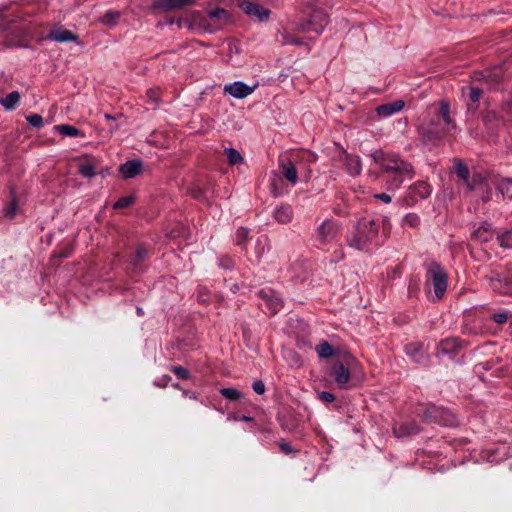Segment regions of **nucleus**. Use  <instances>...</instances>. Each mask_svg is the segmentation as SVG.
I'll return each instance as SVG.
<instances>
[{
    "mask_svg": "<svg viewBox=\"0 0 512 512\" xmlns=\"http://www.w3.org/2000/svg\"><path fill=\"white\" fill-rule=\"evenodd\" d=\"M372 157L383 171L394 174V177L388 181L389 189H398L402 185L405 177L412 178L414 175L412 165L400 158L397 154L375 151Z\"/></svg>",
    "mask_w": 512,
    "mask_h": 512,
    "instance_id": "f257e3e1",
    "label": "nucleus"
},
{
    "mask_svg": "<svg viewBox=\"0 0 512 512\" xmlns=\"http://www.w3.org/2000/svg\"><path fill=\"white\" fill-rule=\"evenodd\" d=\"M380 243L379 224L370 218L359 220L347 235L348 246L360 251H368L372 246H377Z\"/></svg>",
    "mask_w": 512,
    "mask_h": 512,
    "instance_id": "f03ea898",
    "label": "nucleus"
},
{
    "mask_svg": "<svg viewBox=\"0 0 512 512\" xmlns=\"http://www.w3.org/2000/svg\"><path fill=\"white\" fill-rule=\"evenodd\" d=\"M328 23V17L324 10L314 9L309 17L296 26V31L302 33L313 32L319 35Z\"/></svg>",
    "mask_w": 512,
    "mask_h": 512,
    "instance_id": "7ed1b4c3",
    "label": "nucleus"
},
{
    "mask_svg": "<svg viewBox=\"0 0 512 512\" xmlns=\"http://www.w3.org/2000/svg\"><path fill=\"white\" fill-rule=\"evenodd\" d=\"M427 282L432 284L436 299H441L447 289V275L439 265L428 269Z\"/></svg>",
    "mask_w": 512,
    "mask_h": 512,
    "instance_id": "20e7f679",
    "label": "nucleus"
},
{
    "mask_svg": "<svg viewBox=\"0 0 512 512\" xmlns=\"http://www.w3.org/2000/svg\"><path fill=\"white\" fill-rule=\"evenodd\" d=\"M340 231V224L333 219H325L317 228L316 239L320 244L334 241Z\"/></svg>",
    "mask_w": 512,
    "mask_h": 512,
    "instance_id": "39448f33",
    "label": "nucleus"
},
{
    "mask_svg": "<svg viewBox=\"0 0 512 512\" xmlns=\"http://www.w3.org/2000/svg\"><path fill=\"white\" fill-rule=\"evenodd\" d=\"M432 193L431 186L425 181H418L411 185L405 195L404 202L411 206L428 198Z\"/></svg>",
    "mask_w": 512,
    "mask_h": 512,
    "instance_id": "423d86ee",
    "label": "nucleus"
},
{
    "mask_svg": "<svg viewBox=\"0 0 512 512\" xmlns=\"http://www.w3.org/2000/svg\"><path fill=\"white\" fill-rule=\"evenodd\" d=\"M455 169L457 176L463 180L469 191H473L478 187L485 186L484 177H482L480 174H474L470 179V172L465 164L457 162Z\"/></svg>",
    "mask_w": 512,
    "mask_h": 512,
    "instance_id": "0eeeda50",
    "label": "nucleus"
},
{
    "mask_svg": "<svg viewBox=\"0 0 512 512\" xmlns=\"http://www.w3.org/2000/svg\"><path fill=\"white\" fill-rule=\"evenodd\" d=\"M259 296L262 300L260 306L265 308L270 315H274L282 308V300L273 290L262 289Z\"/></svg>",
    "mask_w": 512,
    "mask_h": 512,
    "instance_id": "6e6552de",
    "label": "nucleus"
},
{
    "mask_svg": "<svg viewBox=\"0 0 512 512\" xmlns=\"http://www.w3.org/2000/svg\"><path fill=\"white\" fill-rule=\"evenodd\" d=\"M256 87L257 84L249 86L242 81H235L233 83L226 84L223 91L236 99H243L251 95Z\"/></svg>",
    "mask_w": 512,
    "mask_h": 512,
    "instance_id": "1a4fd4ad",
    "label": "nucleus"
},
{
    "mask_svg": "<svg viewBox=\"0 0 512 512\" xmlns=\"http://www.w3.org/2000/svg\"><path fill=\"white\" fill-rule=\"evenodd\" d=\"M491 286L494 290L501 293H509L512 289V272L508 271L506 274L493 273L489 277Z\"/></svg>",
    "mask_w": 512,
    "mask_h": 512,
    "instance_id": "9d476101",
    "label": "nucleus"
},
{
    "mask_svg": "<svg viewBox=\"0 0 512 512\" xmlns=\"http://www.w3.org/2000/svg\"><path fill=\"white\" fill-rule=\"evenodd\" d=\"M239 7L244 13L253 16L260 21L268 19L270 15V11L268 9H265L260 5L250 2L248 0H241L239 2Z\"/></svg>",
    "mask_w": 512,
    "mask_h": 512,
    "instance_id": "9b49d317",
    "label": "nucleus"
},
{
    "mask_svg": "<svg viewBox=\"0 0 512 512\" xmlns=\"http://www.w3.org/2000/svg\"><path fill=\"white\" fill-rule=\"evenodd\" d=\"M487 85H488V81L485 80L481 87L471 85L469 87L462 88V97L466 101H468L467 104L469 106V109L475 108L474 105L477 104L478 101L480 100V98L483 94V91H484V86H487Z\"/></svg>",
    "mask_w": 512,
    "mask_h": 512,
    "instance_id": "f8f14e48",
    "label": "nucleus"
},
{
    "mask_svg": "<svg viewBox=\"0 0 512 512\" xmlns=\"http://www.w3.org/2000/svg\"><path fill=\"white\" fill-rule=\"evenodd\" d=\"M194 0H155L152 8L160 11H170L190 6Z\"/></svg>",
    "mask_w": 512,
    "mask_h": 512,
    "instance_id": "ddd939ff",
    "label": "nucleus"
},
{
    "mask_svg": "<svg viewBox=\"0 0 512 512\" xmlns=\"http://www.w3.org/2000/svg\"><path fill=\"white\" fill-rule=\"evenodd\" d=\"M340 160L344 163L346 171L351 176H358L361 173L362 164L358 156L342 152Z\"/></svg>",
    "mask_w": 512,
    "mask_h": 512,
    "instance_id": "4468645a",
    "label": "nucleus"
},
{
    "mask_svg": "<svg viewBox=\"0 0 512 512\" xmlns=\"http://www.w3.org/2000/svg\"><path fill=\"white\" fill-rule=\"evenodd\" d=\"M332 376L339 388H347L350 381V372L342 363H336L332 367Z\"/></svg>",
    "mask_w": 512,
    "mask_h": 512,
    "instance_id": "2eb2a0df",
    "label": "nucleus"
},
{
    "mask_svg": "<svg viewBox=\"0 0 512 512\" xmlns=\"http://www.w3.org/2000/svg\"><path fill=\"white\" fill-rule=\"evenodd\" d=\"M295 162H297L296 159L294 161L292 159H286V160L283 159L279 163V168L281 169V173L283 174L285 179L287 181H289L292 185H295L298 180Z\"/></svg>",
    "mask_w": 512,
    "mask_h": 512,
    "instance_id": "dca6fc26",
    "label": "nucleus"
},
{
    "mask_svg": "<svg viewBox=\"0 0 512 512\" xmlns=\"http://www.w3.org/2000/svg\"><path fill=\"white\" fill-rule=\"evenodd\" d=\"M471 235L473 239L485 243L493 239L494 231L490 224L484 222L475 226Z\"/></svg>",
    "mask_w": 512,
    "mask_h": 512,
    "instance_id": "f3484780",
    "label": "nucleus"
},
{
    "mask_svg": "<svg viewBox=\"0 0 512 512\" xmlns=\"http://www.w3.org/2000/svg\"><path fill=\"white\" fill-rule=\"evenodd\" d=\"M119 171L124 178H133L141 173L142 162L139 160L127 161L124 164L120 165Z\"/></svg>",
    "mask_w": 512,
    "mask_h": 512,
    "instance_id": "a211bd4d",
    "label": "nucleus"
},
{
    "mask_svg": "<svg viewBox=\"0 0 512 512\" xmlns=\"http://www.w3.org/2000/svg\"><path fill=\"white\" fill-rule=\"evenodd\" d=\"M459 349V341L457 338H447L441 341L437 346L436 355L438 357L450 355L457 352Z\"/></svg>",
    "mask_w": 512,
    "mask_h": 512,
    "instance_id": "6ab92c4d",
    "label": "nucleus"
},
{
    "mask_svg": "<svg viewBox=\"0 0 512 512\" xmlns=\"http://www.w3.org/2000/svg\"><path fill=\"white\" fill-rule=\"evenodd\" d=\"M405 106L403 100H396L394 102L382 104L376 108V112L380 117H388L399 111Z\"/></svg>",
    "mask_w": 512,
    "mask_h": 512,
    "instance_id": "aec40b11",
    "label": "nucleus"
},
{
    "mask_svg": "<svg viewBox=\"0 0 512 512\" xmlns=\"http://www.w3.org/2000/svg\"><path fill=\"white\" fill-rule=\"evenodd\" d=\"M393 432L396 437H407L418 433L419 428L414 422L401 423L393 427Z\"/></svg>",
    "mask_w": 512,
    "mask_h": 512,
    "instance_id": "412c9836",
    "label": "nucleus"
},
{
    "mask_svg": "<svg viewBox=\"0 0 512 512\" xmlns=\"http://www.w3.org/2000/svg\"><path fill=\"white\" fill-rule=\"evenodd\" d=\"M48 38L50 40L60 42V43L73 42V41L77 40V36L74 35L71 31L66 30V29L52 30L49 33Z\"/></svg>",
    "mask_w": 512,
    "mask_h": 512,
    "instance_id": "4be33fe9",
    "label": "nucleus"
},
{
    "mask_svg": "<svg viewBox=\"0 0 512 512\" xmlns=\"http://www.w3.org/2000/svg\"><path fill=\"white\" fill-rule=\"evenodd\" d=\"M277 41L282 45H304L303 38L293 35L291 32L283 31L277 37Z\"/></svg>",
    "mask_w": 512,
    "mask_h": 512,
    "instance_id": "5701e85b",
    "label": "nucleus"
},
{
    "mask_svg": "<svg viewBox=\"0 0 512 512\" xmlns=\"http://www.w3.org/2000/svg\"><path fill=\"white\" fill-rule=\"evenodd\" d=\"M437 114L443 119L447 126L450 128H455V123L450 117V106L446 101L440 102Z\"/></svg>",
    "mask_w": 512,
    "mask_h": 512,
    "instance_id": "b1692460",
    "label": "nucleus"
},
{
    "mask_svg": "<svg viewBox=\"0 0 512 512\" xmlns=\"http://www.w3.org/2000/svg\"><path fill=\"white\" fill-rule=\"evenodd\" d=\"M496 188L503 198L512 199V179H501Z\"/></svg>",
    "mask_w": 512,
    "mask_h": 512,
    "instance_id": "393cba45",
    "label": "nucleus"
},
{
    "mask_svg": "<svg viewBox=\"0 0 512 512\" xmlns=\"http://www.w3.org/2000/svg\"><path fill=\"white\" fill-rule=\"evenodd\" d=\"M274 217L279 223H288L292 219V210L288 206H281L275 209Z\"/></svg>",
    "mask_w": 512,
    "mask_h": 512,
    "instance_id": "a878e982",
    "label": "nucleus"
},
{
    "mask_svg": "<svg viewBox=\"0 0 512 512\" xmlns=\"http://www.w3.org/2000/svg\"><path fill=\"white\" fill-rule=\"evenodd\" d=\"M20 100V95L17 91H13L0 99V104L7 110H13Z\"/></svg>",
    "mask_w": 512,
    "mask_h": 512,
    "instance_id": "bb28decb",
    "label": "nucleus"
},
{
    "mask_svg": "<svg viewBox=\"0 0 512 512\" xmlns=\"http://www.w3.org/2000/svg\"><path fill=\"white\" fill-rule=\"evenodd\" d=\"M208 17L219 24L226 23L229 19V14L226 10L221 8L211 9L208 11Z\"/></svg>",
    "mask_w": 512,
    "mask_h": 512,
    "instance_id": "cd10ccee",
    "label": "nucleus"
},
{
    "mask_svg": "<svg viewBox=\"0 0 512 512\" xmlns=\"http://www.w3.org/2000/svg\"><path fill=\"white\" fill-rule=\"evenodd\" d=\"M97 164L95 161H87L80 165L79 173L85 178H92L96 175Z\"/></svg>",
    "mask_w": 512,
    "mask_h": 512,
    "instance_id": "c85d7f7f",
    "label": "nucleus"
},
{
    "mask_svg": "<svg viewBox=\"0 0 512 512\" xmlns=\"http://www.w3.org/2000/svg\"><path fill=\"white\" fill-rule=\"evenodd\" d=\"M55 130L63 136L77 137L83 135L82 132L74 126L62 124L55 126Z\"/></svg>",
    "mask_w": 512,
    "mask_h": 512,
    "instance_id": "c756f323",
    "label": "nucleus"
},
{
    "mask_svg": "<svg viewBox=\"0 0 512 512\" xmlns=\"http://www.w3.org/2000/svg\"><path fill=\"white\" fill-rule=\"evenodd\" d=\"M315 350L320 358H329L334 354L333 347L327 341L320 342Z\"/></svg>",
    "mask_w": 512,
    "mask_h": 512,
    "instance_id": "7c9ffc66",
    "label": "nucleus"
},
{
    "mask_svg": "<svg viewBox=\"0 0 512 512\" xmlns=\"http://www.w3.org/2000/svg\"><path fill=\"white\" fill-rule=\"evenodd\" d=\"M420 224V217L415 213L406 214L401 221L402 227L416 228Z\"/></svg>",
    "mask_w": 512,
    "mask_h": 512,
    "instance_id": "2f4dec72",
    "label": "nucleus"
},
{
    "mask_svg": "<svg viewBox=\"0 0 512 512\" xmlns=\"http://www.w3.org/2000/svg\"><path fill=\"white\" fill-rule=\"evenodd\" d=\"M484 187H478L474 191H478L480 198L483 202H488L492 199V187L490 183L484 178Z\"/></svg>",
    "mask_w": 512,
    "mask_h": 512,
    "instance_id": "473e14b6",
    "label": "nucleus"
},
{
    "mask_svg": "<svg viewBox=\"0 0 512 512\" xmlns=\"http://www.w3.org/2000/svg\"><path fill=\"white\" fill-rule=\"evenodd\" d=\"M18 202L14 192L11 193V200L9 205L4 210V215L10 219L14 218L17 214Z\"/></svg>",
    "mask_w": 512,
    "mask_h": 512,
    "instance_id": "72a5a7b5",
    "label": "nucleus"
},
{
    "mask_svg": "<svg viewBox=\"0 0 512 512\" xmlns=\"http://www.w3.org/2000/svg\"><path fill=\"white\" fill-rule=\"evenodd\" d=\"M225 155L227 156L228 162L231 165H236L243 162V157L241 154L233 148H226Z\"/></svg>",
    "mask_w": 512,
    "mask_h": 512,
    "instance_id": "f704fd0d",
    "label": "nucleus"
},
{
    "mask_svg": "<svg viewBox=\"0 0 512 512\" xmlns=\"http://www.w3.org/2000/svg\"><path fill=\"white\" fill-rule=\"evenodd\" d=\"M220 394L228 400L236 401L242 398V393L235 388H222Z\"/></svg>",
    "mask_w": 512,
    "mask_h": 512,
    "instance_id": "c9c22d12",
    "label": "nucleus"
},
{
    "mask_svg": "<svg viewBox=\"0 0 512 512\" xmlns=\"http://www.w3.org/2000/svg\"><path fill=\"white\" fill-rule=\"evenodd\" d=\"M497 240L501 247L512 249V230L498 235Z\"/></svg>",
    "mask_w": 512,
    "mask_h": 512,
    "instance_id": "e433bc0d",
    "label": "nucleus"
},
{
    "mask_svg": "<svg viewBox=\"0 0 512 512\" xmlns=\"http://www.w3.org/2000/svg\"><path fill=\"white\" fill-rule=\"evenodd\" d=\"M27 122L35 127V128H42L43 127V118L39 114H31L26 117Z\"/></svg>",
    "mask_w": 512,
    "mask_h": 512,
    "instance_id": "4c0bfd02",
    "label": "nucleus"
},
{
    "mask_svg": "<svg viewBox=\"0 0 512 512\" xmlns=\"http://www.w3.org/2000/svg\"><path fill=\"white\" fill-rule=\"evenodd\" d=\"M135 198L133 196H124L121 197L114 205V209H122L130 206L134 202Z\"/></svg>",
    "mask_w": 512,
    "mask_h": 512,
    "instance_id": "58836bf2",
    "label": "nucleus"
},
{
    "mask_svg": "<svg viewBox=\"0 0 512 512\" xmlns=\"http://www.w3.org/2000/svg\"><path fill=\"white\" fill-rule=\"evenodd\" d=\"M119 18V13L116 11H107L101 18L102 23L106 25H110L115 23V21Z\"/></svg>",
    "mask_w": 512,
    "mask_h": 512,
    "instance_id": "ea45409f",
    "label": "nucleus"
},
{
    "mask_svg": "<svg viewBox=\"0 0 512 512\" xmlns=\"http://www.w3.org/2000/svg\"><path fill=\"white\" fill-rule=\"evenodd\" d=\"M171 370L175 373V375L180 378V379H183V380H187V379H190L191 378V374L190 372L182 367V366H173L171 368Z\"/></svg>",
    "mask_w": 512,
    "mask_h": 512,
    "instance_id": "a19ab883",
    "label": "nucleus"
},
{
    "mask_svg": "<svg viewBox=\"0 0 512 512\" xmlns=\"http://www.w3.org/2000/svg\"><path fill=\"white\" fill-rule=\"evenodd\" d=\"M249 231L246 228L240 227L236 231V244H243L248 238Z\"/></svg>",
    "mask_w": 512,
    "mask_h": 512,
    "instance_id": "79ce46f5",
    "label": "nucleus"
},
{
    "mask_svg": "<svg viewBox=\"0 0 512 512\" xmlns=\"http://www.w3.org/2000/svg\"><path fill=\"white\" fill-rule=\"evenodd\" d=\"M294 157H296V158L301 157L302 160H305L308 162H314L316 160V155L310 151L300 152V153L294 155Z\"/></svg>",
    "mask_w": 512,
    "mask_h": 512,
    "instance_id": "37998d69",
    "label": "nucleus"
},
{
    "mask_svg": "<svg viewBox=\"0 0 512 512\" xmlns=\"http://www.w3.org/2000/svg\"><path fill=\"white\" fill-rule=\"evenodd\" d=\"M492 319L498 324H504L508 321L509 314L507 312L495 313L493 314Z\"/></svg>",
    "mask_w": 512,
    "mask_h": 512,
    "instance_id": "c03bdc74",
    "label": "nucleus"
},
{
    "mask_svg": "<svg viewBox=\"0 0 512 512\" xmlns=\"http://www.w3.org/2000/svg\"><path fill=\"white\" fill-rule=\"evenodd\" d=\"M319 399L323 402L331 403L335 400V396L330 392L323 391L319 394Z\"/></svg>",
    "mask_w": 512,
    "mask_h": 512,
    "instance_id": "a18cd8bd",
    "label": "nucleus"
},
{
    "mask_svg": "<svg viewBox=\"0 0 512 512\" xmlns=\"http://www.w3.org/2000/svg\"><path fill=\"white\" fill-rule=\"evenodd\" d=\"M391 229V223L388 217H384L382 220V233L384 237H387L389 231Z\"/></svg>",
    "mask_w": 512,
    "mask_h": 512,
    "instance_id": "49530a36",
    "label": "nucleus"
},
{
    "mask_svg": "<svg viewBox=\"0 0 512 512\" xmlns=\"http://www.w3.org/2000/svg\"><path fill=\"white\" fill-rule=\"evenodd\" d=\"M253 390L257 394H263L265 392V385L261 380H257L253 383Z\"/></svg>",
    "mask_w": 512,
    "mask_h": 512,
    "instance_id": "de8ad7c7",
    "label": "nucleus"
},
{
    "mask_svg": "<svg viewBox=\"0 0 512 512\" xmlns=\"http://www.w3.org/2000/svg\"><path fill=\"white\" fill-rule=\"evenodd\" d=\"M279 447L281 449L282 452L286 453V454H290L292 453L294 450L292 449L291 445L287 442H280L279 443Z\"/></svg>",
    "mask_w": 512,
    "mask_h": 512,
    "instance_id": "09e8293b",
    "label": "nucleus"
},
{
    "mask_svg": "<svg viewBox=\"0 0 512 512\" xmlns=\"http://www.w3.org/2000/svg\"><path fill=\"white\" fill-rule=\"evenodd\" d=\"M374 197L388 204L391 202V196L387 193L375 194Z\"/></svg>",
    "mask_w": 512,
    "mask_h": 512,
    "instance_id": "8fccbe9b",
    "label": "nucleus"
},
{
    "mask_svg": "<svg viewBox=\"0 0 512 512\" xmlns=\"http://www.w3.org/2000/svg\"><path fill=\"white\" fill-rule=\"evenodd\" d=\"M406 352L410 356H415L416 353L418 352V347L416 345H408L406 347Z\"/></svg>",
    "mask_w": 512,
    "mask_h": 512,
    "instance_id": "3c124183",
    "label": "nucleus"
},
{
    "mask_svg": "<svg viewBox=\"0 0 512 512\" xmlns=\"http://www.w3.org/2000/svg\"><path fill=\"white\" fill-rule=\"evenodd\" d=\"M148 96L149 98L153 101V102H157L158 101V90H149L148 91Z\"/></svg>",
    "mask_w": 512,
    "mask_h": 512,
    "instance_id": "603ef678",
    "label": "nucleus"
},
{
    "mask_svg": "<svg viewBox=\"0 0 512 512\" xmlns=\"http://www.w3.org/2000/svg\"><path fill=\"white\" fill-rule=\"evenodd\" d=\"M146 254H147V252L145 249H142V248L138 249L137 253H136L137 261H141L142 259H144Z\"/></svg>",
    "mask_w": 512,
    "mask_h": 512,
    "instance_id": "864d4df0",
    "label": "nucleus"
},
{
    "mask_svg": "<svg viewBox=\"0 0 512 512\" xmlns=\"http://www.w3.org/2000/svg\"><path fill=\"white\" fill-rule=\"evenodd\" d=\"M183 395H184V396H188L189 398L194 399V400H196V399H197V395H196V393H195V392H191V391L183 390Z\"/></svg>",
    "mask_w": 512,
    "mask_h": 512,
    "instance_id": "5fc2aeb1",
    "label": "nucleus"
},
{
    "mask_svg": "<svg viewBox=\"0 0 512 512\" xmlns=\"http://www.w3.org/2000/svg\"><path fill=\"white\" fill-rule=\"evenodd\" d=\"M234 419H238V420L245 421V422H251V421H253V418H252V417H250V416H245V415H243V416H241V417H236V416H234Z\"/></svg>",
    "mask_w": 512,
    "mask_h": 512,
    "instance_id": "6e6d98bb",
    "label": "nucleus"
},
{
    "mask_svg": "<svg viewBox=\"0 0 512 512\" xmlns=\"http://www.w3.org/2000/svg\"><path fill=\"white\" fill-rule=\"evenodd\" d=\"M172 387L175 388V389H178V390L182 389L181 386L178 383L172 384Z\"/></svg>",
    "mask_w": 512,
    "mask_h": 512,
    "instance_id": "4d7b16f0",
    "label": "nucleus"
},
{
    "mask_svg": "<svg viewBox=\"0 0 512 512\" xmlns=\"http://www.w3.org/2000/svg\"><path fill=\"white\" fill-rule=\"evenodd\" d=\"M137 313H138L139 315H142V314H143L142 309H141V308H138V309H137Z\"/></svg>",
    "mask_w": 512,
    "mask_h": 512,
    "instance_id": "13d9d810",
    "label": "nucleus"
},
{
    "mask_svg": "<svg viewBox=\"0 0 512 512\" xmlns=\"http://www.w3.org/2000/svg\"><path fill=\"white\" fill-rule=\"evenodd\" d=\"M105 118L106 119H112V116H110L109 114H105Z\"/></svg>",
    "mask_w": 512,
    "mask_h": 512,
    "instance_id": "bf43d9fd",
    "label": "nucleus"
},
{
    "mask_svg": "<svg viewBox=\"0 0 512 512\" xmlns=\"http://www.w3.org/2000/svg\"><path fill=\"white\" fill-rule=\"evenodd\" d=\"M511 325H512V322H511Z\"/></svg>",
    "mask_w": 512,
    "mask_h": 512,
    "instance_id": "052dcab7",
    "label": "nucleus"
}]
</instances>
